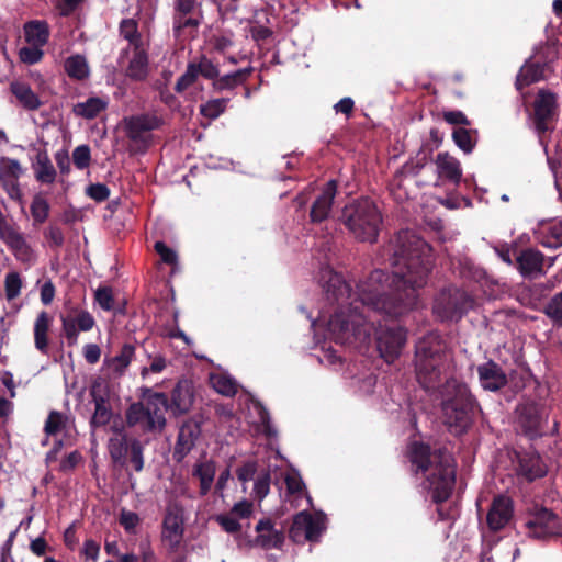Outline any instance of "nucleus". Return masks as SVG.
I'll use <instances>...</instances> for the list:
<instances>
[{"label":"nucleus","mask_w":562,"mask_h":562,"mask_svg":"<svg viewBox=\"0 0 562 562\" xmlns=\"http://www.w3.org/2000/svg\"><path fill=\"white\" fill-rule=\"evenodd\" d=\"M392 267V280L383 270H374L352 292L344 278L329 266L318 272L326 306L312 322L315 333L325 329L336 344L362 349L370 342L373 315L398 317L417 305L418 291L431 269V248L414 232L401 231L385 249Z\"/></svg>","instance_id":"1"},{"label":"nucleus","mask_w":562,"mask_h":562,"mask_svg":"<svg viewBox=\"0 0 562 562\" xmlns=\"http://www.w3.org/2000/svg\"><path fill=\"white\" fill-rule=\"evenodd\" d=\"M409 460L416 473H422L423 486L436 503L446 501L454 485V463L446 450L430 451L428 445L414 441L408 448Z\"/></svg>","instance_id":"2"},{"label":"nucleus","mask_w":562,"mask_h":562,"mask_svg":"<svg viewBox=\"0 0 562 562\" xmlns=\"http://www.w3.org/2000/svg\"><path fill=\"white\" fill-rule=\"evenodd\" d=\"M452 359L437 334H429L418 341L415 355V371L419 384L428 392H439L451 376Z\"/></svg>","instance_id":"3"},{"label":"nucleus","mask_w":562,"mask_h":562,"mask_svg":"<svg viewBox=\"0 0 562 562\" xmlns=\"http://www.w3.org/2000/svg\"><path fill=\"white\" fill-rule=\"evenodd\" d=\"M441 417L450 432L461 435L472 423L474 401L465 384L448 380L438 392Z\"/></svg>","instance_id":"4"},{"label":"nucleus","mask_w":562,"mask_h":562,"mask_svg":"<svg viewBox=\"0 0 562 562\" xmlns=\"http://www.w3.org/2000/svg\"><path fill=\"white\" fill-rule=\"evenodd\" d=\"M342 220L358 240L369 243L376 240L382 216L372 200L362 198L349 203L344 209Z\"/></svg>","instance_id":"5"},{"label":"nucleus","mask_w":562,"mask_h":562,"mask_svg":"<svg viewBox=\"0 0 562 562\" xmlns=\"http://www.w3.org/2000/svg\"><path fill=\"white\" fill-rule=\"evenodd\" d=\"M168 398L164 393L147 392L142 402L132 404L126 412L130 426H138L146 431L161 430L166 425Z\"/></svg>","instance_id":"6"},{"label":"nucleus","mask_w":562,"mask_h":562,"mask_svg":"<svg viewBox=\"0 0 562 562\" xmlns=\"http://www.w3.org/2000/svg\"><path fill=\"white\" fill-rule=\"evenodd\" d=\"M376 348L380 356L387 362L392 363L401 353L405 341V330L395 324L380 325L375 329Z\"/></svg>","instance_id":"7"},{"label":"nucleus","mask_w":562,"mask_h":562,"mask_svg":"<svg viewBox=\"0 0 562 562\" xmlns=\"http://www.w3.org/2000/svg\"><path fill=\"white\" fill-rule=\"evenodd\" d=\"M528 536L536 539L562 537V519L547 508L537 509L526 521Z\"/></svg>","instance_id":"8"},{"label":"nucleus","mask_w":562,"mask_h":562,"mask_svg":"<svg viewBox=\"0 0 562 562\" xmlns=\"http://www.w3.org/2000/svg\"><path fill=\"white\" fill-rule=\"evenodd\" d=\"M325 520V516L322 513L311 515L303 510L294 517L290 535L295 541L301 539L314 541L326 528Z\"/></svg>","instance_id":"9"},{"label":"nucleus","mask_w":562,"mask_h":562,"mask_svg":"<svg viewBox=\"0 0 562 562\" xmlns=\"http://www.w3.org/2000/svg\"><path fill=\"white\" fill-rule=\"evenodd\" d=\"M158 124V120L150 115H137L124 119L126 135L137 149H144L148 146L151 138V131L155 130Z\"/></svg>","instance_id":"10"},{"label":"nucleus","mask_w":562,"mask_h":562,"mask_svg":"<svg viewBox=\"0 0 562 562\" xmlns=\"http://www.w3.org/2000/svg\"><path fill=\"white\" fill-rule=\"evenodd\" d=\"M472 307V297L467 292L458 289L442 293L435 304V311L445 318L460 316Z\"/></svg>","instance_id":"11"},{"label":"nucleus","mask_w":562,"mask_h":562,"mask_svg":"<svg viewBox=\"0 0 562 562\" xmlns=\"http://www.w3.org/2000/svg\"><path fill=\"white\" fill-rule=\"evenodd\" d=\"M94 325L93 316L85 310L72 308L68 314L61 316L63 331L70 345L77 344L79 331H89Z\"/></svg>","instance_id":"12"},{"label":"nucleus","mask_w":562,"mask_h":562,"mask_svg":"<svg viewBox=\"0 0 562 562\" xmlns=\"http://www.w3.org/2000/svg\"><path fill=\"white\" fill-rule=\"evenodd\" d=\"M123 58L126 59L124 66L125 76L135 81L145 80L148 75V55L147 46L125 48Z\"/></svg>","instance_id":"13"},{"label":"nucleus","mask_w":562,"mask_h":562,"mask_svg":"<svg viewBox=\"0 0 562 562\" xmlns=\"http://www.w3.org/2000/svg\"><path fill=\"white\" fill-rule=\"evenodd\" d=\"M0 237L11 248L19 261L29 265L35 262L36 255L21 233L10 226H5L1 231Z\"/></svg>","instance_id":"14"},{"label":"nucleus","mask_w":562,"mask_h":562,"mask_svg":"<svg viewBox=\"0 0 562 562\" xmlns=\"http://www.w3.org/2000/svg\"><path fill=\"white\" fill-rule=\"evenodd\" d=\"M555 97L549 91L541 90L535 101L536 128L539 133L548 130V124L554 116Z\"/></svg>","instance_id":"15"},{"label":"nucleus","mask_w":562,"mask_h":562,"mask_svg":"<svg viewBox=\"0 0 562 562\" xmlns=\"http://www.w3.org/2000/svg\"><path fill=\"white\" fill-rule=\"evenodd\" d=\"M183 536V515L178 508H169L164 519L162 538L170 548H176Z\"/></svg>","instance_id":"16"},{"label":"nucleus","mask_w":562,"mask_h":562,"mask_svg":"<svg viewBox=\"0 0 562 562\" xmlns=\"http://www.w3.org/2000/svg\"><path fill=\"white\" fill-rule=\"evenodd\" d=\"M513 515L512 502L508 497H496L487 514V524L492 530L504 528L510 520Z\"/></svg>","instance_id":"17"},{"label":"nucleus","mask_w":562,"mask_h":562,"mask_svg":"<svg viewBox=\"0 0 562 562\" xmlns=\"http://www.w3.org/2000/svg\"><path fill=\"white\" fill-rule=\"evenodd\" d=\"M336 194V182L326 183L322 193L317 196L311 209L312 222H322L326 220L330 213L333 201Z\"/></svg>","instance_id":"18"},{"label":"nucleus","mask_w":562,"mask_h":562,"mask_svg":"<svg viewBox=\"0 0 562 562\" xmlns=\"http://www.w3.org/2000/svg\"><path fill=\"white\" fill-rule=\"evenodd\" d=\"M477 373L482 387L488 391H497L507 382L505 373L492 361L479 366Z\"/></svg>","instance_id":"19"},{"label":"nucleus","mask_w":562,"mask_h":562,"mask_svg":"<svg viewBox=\"0 0 562 562\" xmlns=\"http://www.w3.org/2000/svg\"><path fill=\"white\" fill-rule=\"evenodd\" d=\"M548 414L543 408L535 404H529L520 408L519 422L526 432L533 436L541 430L542 423L547 419Z\"/></svg>","instance_id":"20"},{"label":"nucleus","mask_w":562,"mask_h":562,"mask_svg":"<svg viewBox=\"0 0 562 562\" xmlns=\"http://www.w3.org/2000/svg\"><path fill=\"white\" fill-rule=\"evenodd\" d=\"M550 70L549 63L527 61L517 76V88L520 90L525 86L537 82L546 78V71Z\"/></svg>","instance_id":"21"},{"label":"nucleus","mask_w":562,"mask_h":562,"mask_svg":"<svg viewBox=\"0 0 562 562\" xmlns=\"http://www.w3.org/2000/svg\"><path fill=\"white\" fill-rule=\"evenodd\" d=\"M108 105V97H90L82 102L76 103L72 108V112L76 116L92 120L105 111Z\"/></svg>","instance_id":"22"},{"label":"nucleus","mask_w":562,"mask_h":562,"mask_svg":"<svg viewBox=\"0 0 562 562\" xmlns=\"http://www.w3.org/2000/svg\"><path fill=\"white\" fill-rule=\"evenodd\" d=\"M256 543L262 548H278L283 542V535L273 528L270 519H262L256 526Z\"/></svg>","instance_id":"23"},{"label":"nucleus","mask_w":562,"mask_h":562,"mask_svg":"<svg viewBox=\"0 0 562 562\" xmlns=\"http://www.w3.org/2000/svg\"><path fill=\"white\" fill-rule=\"evenodd\" d=\"M193 403V392L190 382L179 381L171 394V409L177 414L186 413Z\"/></svg>","instance_id":"24"},{"label":"nucleus","mask_w":562,"mask_h":562,"mask_svg":"<svg viewBox=\"0 0 562 562\" xmlns=\"http://www.w3.org/2000/svg\"><path fill=\"white\" fill-rule=\"evenodd\" d=\"M436 166L440 177L458 183L462 177L461 166L458 159L448 153H440L436 157Z\"/></svg>","instance_id":"25"},{"label":"nucleus","mask_w":562,"mask_h":562,"mask_svg":"<svg viewBox=\"0 0 562 562\" xmlns=\"http://www.w3.org/2000/svg\"><path fill=\"white\" fill-rule=\"evenodd\" d=\"M519 271L524 276H532L541 272L543 256L540 251L527 249L516 258Z\"/></svg>","instance_id":"26"},{"label":"nucleus","mask_w":562,"mask_h":562,"mask_svg":"<svg viewBox=\"0 0 562 562\" xmlns=\"http://www.w3.org/2000/svg\"><path fill=\"white\" fill-rule=\"evenodd\" d=\"M537 239L548 248H555L562 245V222L544 224L537 232Z\"/></svg>","instance_id":"27"},{"label":"nucleus","mask_w":562,"mask_h":562,"mask_svg":"<svg viewBox=\"0 0 562 562\" xmlns=\"http://www.w3.org/2000/svg\"><path fill=\"white\" fill-rule=\"evenodd\" d=\"M25 41L30 45H37L43 47L49 36L48 25L44 21H31L24 25Z\"/></svg>","instance_id":"28"},{"label":"nucleus","mask_w":562,"mask_h":562,"mask_svg":"<svg viewBox=\"0 0 562 562\" xmlns=\"http://www.w3.org/2000/svg\"><path fill=\"white\" fill-rule=\"evenodd\" d=\"M33 169L35 178L42 183H53L56 179V170L45 151H40L36 155Z\"/></svg>","instance_id":"29"},{"label":"nucleus","mask_w":562,"mask_h":562,"mask_svg":"<svg viewBox=\"0 0 562 562\" xmlns=\"http://www.w3.org/2000/svg\"><path fill=\"white\" fill-rule=\"evenodd\" d=\"M11 92L19 100L21 105L27 110H36L41 106L38 97L32 91L30 86L21 81H14L10 86Z\"/></svg>","instance_id":"30"},{"label":"nucleus","mask_w":562,"mask_h":562,"mask_svg":"<svg viewBox=\"0 0 562 562\" xmlns=\"http://www.w3.org/2000/svg\"><path fill=\"white\" fill-rule=\"evenodd\" d=\"M65 71L67 75L77 80L87 79L90 75L88 61L82 55H72L65 60Z\"/></svg>","instance_id":"31"},{"label":"nucleus","mask_w":562,"mask_h":562,"mask_svg":"<svg viewBox=\"0 0 562 562\" xmlns=\"http://www.w3.org/2000/svg\"><path fill=\"white\" fill-rule=\"evenodd\" d=\"M50 326V318L46 312H42L34 324V340L35 347L41 352H47L48 339L47 331Z\"/></svg>","instance_id":"32"},{"label":"nucleus","mask_w":562,"mask_h":562,"mask_svg":"<svg viewBox=\"0 0 562 562\" xmlns=\"http://www.w3.org/2000/svg\"><path fill=\"white\" fill-rule=\"evenodd\" d=\"M193 474L200 480V493L201 495L207 494L210 491L214 476H215V464L212 461H203L195 465Z\"/></svg>","instance_id":"33"},{"label":"nucleus","mask_w":562,"mask_h":562,"mask_svg":"<svg viewBox=\"0 0 562 562\" xmlns=\"http://www.w3.org/2000/svg\"><path fill=\"white\" fill-rule=\"evenodd\" d=\"M120 32L121 35L128 42L126 48H134L135 46H148L145 38L139 34L137 30V23L135 20H123L120 25Z\"/></svg>","instance_id":"34"},{"label":"nucleus","mask_w":562,"mask_h":562,"mask_svg":"<svg viewBox=\"0 0 562 562\" xmlns=\"http://www.w3.org/2000/svg\"><path fill=\"white\" fill-rule=\"evenodd\" d=\"M520 472L531 481L543 476L547 469L539 456H530L520 460Z\"/></svg>","instance_id":"35"},{"label":"nucleus","mask_w":562,"mask_h":562,"mask_svg":"<svg viewBox=\"0 0 562 562\" xmlns=\"http://www.w3.org/2000/svg\"><path fill=\"white\" fill-rule=\"evenodd\" d=\"M213 389L225 396H233L237 392L236 381L225 373H212L210 376Z\"/></svg>","instance_id":"36"},{"label":"nucleus","mask_w":562,"mask_h":562,"mask_svg":"<svg viewBox=\"0 0 562 562\" xmlns=\"http://www.w3.org/2000/svg\"><path fill=\"white\" fill-rule=\"evenodd\" d=\"M249 75V69H240L233 74H228L222 77H217L213 81V87L217 91L231 90L236 86L243 83L247 76Z\"/></svg>","instance_id":"37"},{"label":"nucleus","mask_w":562,"mask_h":562,"mask_svg":"<svg viewBox=\"0 0 562 562\" xmlns=\"http://www.w3.org/2000/svg\"><path fill=\"white\" fill-rule=\"evenodd\" d=\"M135 353V349L132 345H124L117 356L109 361L110 369L115 374H123L126 368L130 366Z\"/></svg>","instance_id":"38"},{"label":"nucleus","mask_w":562,"mask_h":562,"mask_svg":"<svg viewBox=\"0 0 562 562\" xmlns=\"http://www.w3.org/2000/svg\"><path fill=\"white\" fill-rule=\"evenodd\" d=\"M452 138L456 145L465 154H470L476 144L475 132L469 131L464 127L456 128L453 131Z\"/></svg>","instance_id":"39"},{"label":"nucleus","mask_w":562,"mask_h":562,"mask_svg":"<svg viewBox=\"0 0 562 562\" xmlns=\"http://www.w3.org/2000/svg\"><path fill=\"white\" fill-rule=\"evenodd\" d=\"M68 418L59 412H50L45 423V434L47 436H56L63 432L67 426Z\"/></svg>","instance_id":"40"},{"label":"nucleus","mask_w":562,"mask_h":562,"mask_svg":"<svg viewBox=\"0 0 562 562\" xmlns=\"http://www.w3.org/2000/svg\"><path fill=\"white\" fill-rule=\"evenodd\" d=\"M23 172L20 162L16 159L0 158V175L5 180H18Z\"/></svg>","instance_id":"41"},{"label":"nucleus","mask_w":562,"mask_h":562,"mask_svg":"<svg viewBox=\"0 0 562 562\" xmlns=\"http://www.w3.org/2000/svg\"><path fill=\"white\" fill-rule=\"evenodd\" d=\"M544 312L553 324L562 326V291L550 299Z\"/></svg>","instance_id":"42"},{"label":"nucleus","mask_w":562,"mask_h":562,"mask_svg":"<svg viewBox=\"0 0 562 562\" xmlns=\"http://www.w3.org/2000/svg\"><path fill=\"white\" fill-rule=\"evenodd\" d=\"M127 449L128 446L125 436L117 435L116 437L110 439L109 451L114 461H122L127 453Z\"/></svg>","instance_id":"43"},{"label":"nucleus","mask_w":562,"mask_h":562,"mask_svg":"<svg viewBox=\"0 0 562 562\" xmlns=\"http://www.w3.org/2000/svg\"><path fill=\"white\" fill-rule=\"evenodd\" d=\"M270 474L267 471L259 473L254 482L252 495L261 502L270 492Z\"/></svg>","instance_id":"44"},{"label":"nucleus","mask_w":562,"mask_h":562,"mask_svg":"<svg viewBox=\"0 0 562 562\" xmlns=\"http://www.w3.org/2000/svg\"><path fill=\"white\" fill-rule=\"evenodd\" d=\"M49 205L46 199L42 195L34 196L31 204V214L34 221L38 224L44 223L48 217Z\"/></svg>","instance_id":"45"},{"label":"nucleus","mask_w":562,"mask_h":562,"mask_svg":"<svg viewBox=\"0 0 562 562\" xmlns=\"http://www.w3.org/2000/svg\"><path fill=\"white\" fill-rule=\"evenodd\" d=\"M192 64L195 66L199 76H202L206 79H211L214 81L220 75L217 65H215L211 59H209L205 56L201 57L199 61H193Z\"/></svg>","instance_id":"46"},{"label":"nucleus","mask_w":562,"mask_h":562,"mask_svg":"<svg viewBox=\"0 0 562 562\" xmlns=\"http://www.w3.org/2000/svg\"><path fill=\"white\" fill-rule=\"evenodd\" d=\"M226 99H214L210 100L205 104L201 105L200 112L202 115L209 119L218 117L226 109Z\"/></svg>","instance_id":"47"},{"label":"nucleus","mask_w":562,"mask_h":562,"mask_svg":"<svg viewBox=\"0 0 562 562\" xmlns=\"http://www.w3.org/2000/svg\"><path fill=\"white\" fill-rule=\"evenodd\" d=\"M198 78L199 74L195 66L192 63L188 64L184 74L177 80L175 90L177 92L186 91L196 82Z\"/></svg>","instance_id":"48"},{"label":"nucleus","mask_w":562,"mask_h":562,"mask_svg":"<svg viewBox=\"0 0 562 562\" xmlns=\"http://www.w3.org/2000/svg\"><path fill=\"white\" fill-rule=\"evenodd\" d=\"M22 288V280L18 272H9L4 280V290L8 300L19 296Z\"/></svg>","instance_id":"49"},{"label":"nucleus","mask_w":562,"mask_h":562,"mask_svg":"<svg viewBox=\"0 0 562 562\" xmlns=\"http://www.w3.org/2000/svg\"><path fill=\"white\" fill-rule=\"evenodd\" d=\"M94 402L95 409L91 423L93 426H103L110 420L111 412L106 407L103 398H94Z\"/></svg>","instance_id":"50"},{"label":"nucleus","mask_w":562,"mask_h":562,"mask_svg":"<svg viewBox=\"0 0 562 562\" xmlns=\"http://www.w3.org/2000/svg\"><path fill=\"white\" fill-rule=\"evenodd\" d=\"M20 59L29 65L38 63L43 57V50L41 46L30 45L22 47L19 52Z\"/></svg>","instance_id":"51"},{"label":"nucleus","mask_w":562,"mask_h":562,"mask_svg":"<svg viewBox=\"0 0 562 562\" xmlns=\"http://www.w3.org/2000/svg\"><path fill=\"white\" fill-rule=\"evenodd\" d=\"M254 512V505L251 502L247 499H243L238 503H236L232 509L228 512L231 515H233L238 521L243 519H248L252 515Z\"/></svg>","instance_id":"52"},{"label":"nucleus","mask_w":562,"mask_h":562,"mask_svg":"<svg viewBox=\"0 0 562 562\" xmlns=\"http://www.w3.org/2000/svg\"><path fill=\"white\" fill-rule=\"evenodd\" d=\"M91 159L90 148L87 145L77 146L72 151V160L78 169H85L89 166Z\"/></svg>","instance_id":"53"},{"label":"nucleus","mask_w":562,"mask_h":562,"mask_svg":"<svg viewBox=\"0 0 562 562\" xmlns=\"http://www.w3.org/2000/svg\"><path fill=\"white\" fill-rule=\"evenodd\" d=\"M195 436V427L184 425L183 427H181L179 431L178 446L181 447L183 450L189 451L193 446Z\"/></svg>","instance_id":"54"},{"label":"nucleus","mask_w":562,"mask_h":562,"mask_svg":"<svg viewBox=\"0 0 562 562\" xmlns=\"http://www.w3.org/2000/svg\"><path fill=\"white\" fill-rule=\"evenodd\" d=\"M284 482L286 484L288 492L290 494H302L304 484L300 474L295 471H289L284 475Z\"/></svg>","instance_id":"55"},{"label":"nucleus","mask_w":562,"mask_h":562,"mask_svg":"<svg viewBox=\"0 0 562 562\" xmlns=\"http://www.w3.org/2000/svg\"><path fill=\"white\" fill-rule=\"evenodd\" d=\"M216 521L228 533H237L241 529V524L229 513L216 517Z\"/></svg>","instance_id":"56"},{"label":"nucleus","mask_w":562,"mask_h":562,"mask_svg":"<svg viewBox=\"0 0 562 562\" xmlns=\"http://www.w3.org/2000/svg\"><path fill=\"white\" fill-rule=\"evenodd\" d=\"M95 301L104 311H111L114 306L112 291L109 288H100L95 291Z\"/></svg>","instance_id":"57"},{"label":"nucleus","mask_w":562,"mask_h":562,"mask_svg":"<svg viewBox=\"0 0 562 562\" xmlns=\"http://www.w3.org/2000/svg\"><path fill=\"white\" fill-rule=\"evenodd\" d=\"M139 521V516L136 513L124 509L121 512L120 524L127 532H135Z\"/></svg>","instance_id":"58"},{"label":"nucleus","mask_w":562,"mask_h":562,"mask_svg":"<svg viewBox=\"0 0 562 562\" xmlns=\"http://www.w3.org/2000/svg\"><path fill=\"white\" fill-rule=\"evenodd\" d=\"M155 250L160 256L161 260L168 265H173L177 261V254L171 248L167 247L162 241L155 244Z\"/></svg>","instance_id":"59"},{"label":"nucleus","mask_w":562,"mask_h":562,"mask_svg":"<svg viewBox=\"0 0 562 562\" xmlns=\"http://www.w3.org/2000/svg\"><path fill=\"white\" fill-rule=\"evenodd\" d=\"M256 471H257L256 463L247 462V463L243 464L237 470V477L243 484H246L248 481L256 479L255 477Z\"/></svg>","instance_id":"60"},{"label":"nucleus","mask_w":562,"mask_h":562,"mask_svg":"<svg viewBox=\"0 0 562 562\" xmlns=\"http://www.w3.org/2000/svg\"><path fill=\"white\" fill-rule=\"evenodd\" d=\"M131 462H132L135 471H137V472L142 471V469L144 467L143 450H142V446L138 441H134L131 445Z\"/></svg>","instance_id":"61"},{"label":"nucleus","mask_w":562,"mask_h":562,"mask_svg":"<svg viewBox=\"0 0 562 562\" xmlns=\"http://www.w3.org/2000/svg\"><path fill=\"white\" fill-rule=\"evenodd\" d=\"M87 194L95 201H104L108 199L110 191L106 186L101 183L91 184L87 189Z\"/></svg>","instance_id":"62"},{"label":"nucleus","mask_w":562,"mask_h":562,"mask_svg":"<svg viewBox=\"0 0 562 562\" xmlns=\"http://www.w3.org/2000/svg\"><path fill=\"white\" fill-rule=\"evenodd\" d=\"M83 357L90 364H94L100 360L101 349L97 344H87L83 347Z\"/></svg>","instance_id":"63"},{"label":"nucleus","mask_w":562,"mask_h":562,"mask_svg":"<svg viewBox=\"0 0 562 562\" xmlns=\"http://www.w3.org/2000/svg\"><path fill=\"white\" fill-rule=\"evenodd\" d=\"M81 460V454L78 451H72L60 462V470L64 472L70 471L75 469Z\"/></svg>","instance_id":"64"}]
</instances>
